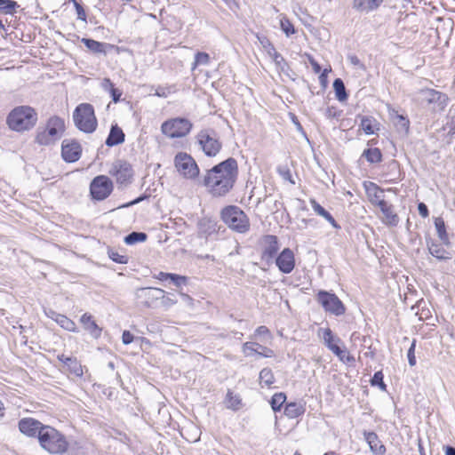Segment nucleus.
<instances>
[{
	"label": "nucleus",
	"instance_id": "nucleus-1",
	"mask_svg": "<svg viewBox=\"0 0 455 455\" xmlns=\"http://www.w3.org/2000/svg\"><path fill=\"white\" fill-rule=\"evenodd\" d=\"M237 177V162L235 158L229 157L207 170L204 175L202 184L212 196L220 197L232 190Z\"/></svg>",
	"mask_w": 455,
	"mask_h": 455
},
{
	"label": "nucleus",
	"instance_id": "nucleus-2",
	"mask_svg": "<svg viewBox=\"0 0 455 455\" xmlns=\"http://www.w3.org/2000/svg\"><path fill=\"white\" fill-rule=\"evenodd\" d=\"M38 442L43 450L52 455H63L69 448L66 435L49 425L40 432Z\"/></svg>",
	"mask_w": 455,
	"mask_h": 455
},
{
	"label": "nucleus",
	"instance_id": "nucleus-3",
	"mask_svg": "<svg viewBox=\"0 0 455 455\" xmlns=\"http://www.w3.org/2000/svg\"><path fill=\"white\" fill-rule=\"evenodd\" d=\"M38 116L36 111L29 106L14 108L7 116L8 127L17 132L29 131L36 124Z\"/></svg>",
	"mask_w": 455,
	"mask_h": 455
},
{
	"label": "nucleus",
	"instance_id": "nucleus-4",
	"mask_svg": "<svg viewBox=\"0 0 455 455\" xmlns=\"http://www.w3.org/2000/svg\"><path fill=\"white\" fill-rule=\"evenodd\" d=\"M221 220L233 231L244 234L250 229V221L243 210L235 205H228L221 211Z\"/></svg>",
	"mask_w": 455,
	"mask_h": 455
},
{
	"label": "nucleus",
	"instance_id": "nucleus-5",
	"mask_svg": "<svg viewBox=\"0 0 455 455\" xmlns=\"http://www.w3.org/2000/svg\"><path fill=\"white\" fill-rule=\"evenodd\" d=\"M64 132V120L56 116H52L48 119L45 128L37 132L36 141L43 146L53 144L61 138Z\"/></svg>",
	"mask_w": 455,
	"mask_h": 455
},
{
	"label": "nucleus",
	"instance_id": "nucleus-6",
	"mask_svg": "<svg viewBox=\"0 0 455 455\" xmlns=\"http://www.w3.org/2000/svg\"><path fill=\"white\" fill-rule=\"evenodd\" d=\"M73 119L76 126L85 133H92L97 128L94 108L91 104L78 105L73 113Z\"/></svg>",
	"mask_w": 455,
	"mask_h": 455
},
{
	"label": "nucleus",
	"instance_id": "nucleus-7",
	"mask_svg": "<svg viewBox=\"0 0 455 455\" xmlns=\"http://www.w3.org/2000/svg\"><path fill=\"white\" fill-rule=\"evenodd\" d=\"M192 126V123L188 119L176 117L164 122L161 125V132L172 139L182 138L190 132Z\"/></svg>",
	"mask_w": 455,
	"mask_h": 455
},
{
	"label": "nucleus",
	"instance_id": "nucleus-8",
	"mask_svg": "<svg viewBox=\"0 0 455 455\" xmlns=\"http://www.w3.org/2000/svg\"><path fill=\"white\" fill-rule=\"evenodd\" d=\"M174 166L180 176L187 180H196L199 176V167L194 158L184 152L178 153L174 157Z\"/></svg>",
	"mask_w": 455,
	"mask_h": 455
},
{
	"label": "nucleus",
	"instance_id": "nucleus-9",
	"mask_svg": "<svg viewBox=\"0 0 455 455\" xmlns=\"http://www.w3.org/2000/svg\"><path fill=\"white\" fill-rule=\"evenodd\" d=\"M414 100L420 104H434V109L443 110L448 104L446 94L434 89H421L414 95Z\"/></svg>",
	"mask_w": 455,
	"mask_h": 455
},
{
	"label": "nucleus",
	"instance_id": "nucleus-10",
	"mask_svg": "<svg viewBox=\"0 0 455 455\" xmlns=\"http://www.w3.org/2000/svg\"><path fill=\"white\" fill-rule=\"evenodd\" d=\"M319 335L323 340L324 345L342 362L354 360L347 355L346 349L339 347L341 339L335 336L330 328L320 329Z\"/></svg>",
	"mask_w": 455,
	"mask_h": 455
},
{
	"label": "nucleus",
	"instance_id": "nucleus-11",
	"mask_svg": "<svg viewBox=\"0 0 455 455\" xmlns=\"http://www.w3.org/2000/svg\"><path fill=\"white\" fill-rule=\"evenodd\" d=\"M316 299L326 312L337 316L345 314L346 307L344 304L334 293L320 291Z\"/></svg>",
	"mask_w": 455,
	"mask_h": 455
},
{
	"label": "nucleus",
	"instance_id": "nucleus-12",
	"mask_svg": "<svg viewBox=\"0 0 455 455\" xmlns=\"http://www.w3.org/2000/svg\"><path fill=\"white\" fill-rule=\"evenodd\" d=\"M197 140L201 148L208 156H215L221 149L222 145L213 131H201L197 134Z\"/></svg>",
	"mask_w": 455,
	"mask_h": 455
},
{
	"label": "nucleus",
	"instance_id": "nucleus-13",
	"mask_svg": "<svg viewBox=\"0 0 455 455\" xmlns=\"http://www.w3.org/2000/svg\"><path fill=\"white\" fill-rule=\"evenodd\" d=\"M113 191V183L111 180L100 175L95 177L90 185V192L93 199L101 201L106 199Z\"/></svg>",
	"mask_w": 455,
	"mask_h": 455
},
{
	"label": "nucleus",
	"instance_id": "nucleus-14",
	"mask_svg": "<svg viewBox=\"0 0 455 455\" xmlns=\"http://www.w3.org/2000/svg\"><path fill=\"white\" fill-rule=\"evenodd\" d=\"M108 172L120 185L131 183L133 176L132 165L128 162L120 159L112 164Z\"/></svg>",
	"mask_w": 455,
	"mask_h": 455
},
{
	"label": "nucleus",
	"instance_id": "nucleus-15",
	"mask_svg": "<svg viewBox=\"0 0 455 455\" xmlns=\"http://www.w3.org/2000/svg\"><path fill=\"white\" fill-rule=\"evenodd\" d=\"M257 37L259 39L260 45L266 51L267 54L274 61L276 68L283 73H287L290 68L287 61L279 52H277V51L275 50L273 44L269 41V39L264 36H257Z\"/></svg>",
	"mask_w": 455,
	"mask_h": 455
},
{
	"label": "nucleus",
	"instance_id": "nucleus-16",
	"mask_svg": "<svg viewBox=\"0 0 455 455\" xmlns=\"http://www.w3.org/2000/svg\"><path fill=\"white\" fill-rule=\"evenodd\" d=\"M45 426L39 420L32 418H24L19 421V429L22 434L29 437L37 436L38 439L40 432L43 431Z\"/></svg>",
	"mask_w": 455,
	"mask_h": 455
},
{
	"label": "nucleus",
	"instance_id": "nucleus-17",
	"mask_svg": "<svg viewBox=\"0 0 455 455\" xmlns=\"http://www.w3.org/2000/svg\"><path fill=\"white\" fill-rule=\"evenodd\" d=\"M275 264L282 273L290 274L295 267V257L293 251L289 248L283 249L275 258Z\"/></svg>",
	"mask_w": 455,
	"mask_h": 455
},
{
	"label": "nucleus",
	"instance_id": "nucleus-18",
	"mask_svg": "<svg viewBox=\"0 0 455 455\" xmlns=\"http://www.w3.org/2000/svg\"><path fill=\"white\" fill-rule=\"evenodd\" d=\"M363 188L369 202L374 206H379L386 201L384 199V189L371 181H364Z\"/></svg>",
	"mask_w": 455,
	"mask_h": 455
},
{
	"label": "nucleus",
	"instance_id": "nucleus-19",
	"mask_svg": "<svg viewBox=\"0 0 455 455\" xmlns=\"http://www.w3.org/2000/svg\"><path fill=\"white\" fill-rule=\"evenodd\" d=\"M261 243L263 247L262 259L268 262L275 257L279 250L278 239L275 235H267L263 236Z\"/></svg>",
	"mask_w": 455,
	"mask_h": 455
},
{
	"label": "nucleus",
	"instance_id": "nucleus-20",
	"mask_svg": "<svg viewBox=\"0 0 455 455\" xmlns=\"http://www.w3.org/2000/svg\"><path fill=\"white\" fill-rule=\"evenodd\" d=\"M81 146L76 141L63 140L61 148V155L63 159L68 163L77 161L81 156Z\"/></svg>",
	"mask_w": 455,
	"mask_h": 455
},
{
	"label": "nucleus",
	"instance_id": "nucleus-21",
	"mask_svg": "<svg viewBox=\"0 0 455 455\" xmlns=\"http://www.w3.org/2000/svg\"><path fill=\"white\" fill-rule=\"evenodd\" d=\"M243 352L246 356L251 355L252 354H257L267 358L275 356V352L271 348L254 342H245L243 345Z\"/></svg>",
	"mask_w": 455,
	"mask_h": 455
},
{
	"label": "nucleus",
	"instance_id": "nucleus-22",
	"mask_svg": "<svg viewBox=\"0 0 455 455\" xmlns=\"http://www.w3.org/2000/svg\"><path fill=\"white\" fill-rule=\"evenodd\" d=\"M380 212L383 214L381 218V221L390 227H396L399 223V217L395 212L394 205L385 202L381 205L379 206Z\"/></svg>",
	"mask_w": 455,
	"mask_h": 455
},
{
	"label": "nucleus",
	"instance_id": "nucleus-23",
	"mask_svg": "<svg viewBox=\"0 0 455 455\" xmlns=\"http://www.w3.org/2000/svg\"><path fill=\"white\" fill-rule=\"evenodd\" d=\"M163 294H164V291L158 288H140L136 292L138 299H144L143 303L148 307L154 300L160 299Z\"/></svg>",
	"mask_w": 455,
	"mask_h": 455
},
{
	"label": "nucleus",
	"instance_id": "nucleus-24",
	"mask_svg": "<svg viewBox=\"0 0 455 455\" xmlns=\"http://www.w3.org/2000/svg\"><path fill=\"white\" fill-rule=\"evenodd\" d=\"M84 329L90 333L94 339H98L101 335L102 329L99 327L91 314L85 313L80 318Z\"/></svg>",
	"mask_w": 455,
	"mask_h": 455
},
{
	"label": "nucleus",
	"instance_id": "nucleus-25",
	"mask_svg": "<svg viewBox=\"0 0 455 455\" xmlns=\"http://www.w3.org/2000/svg\"><path fill=\"white\" fill-rule=\"evenodd\" d=\"M364 438L374 455H385L386 447L374 432H365Z\"/></svg>",
	"mask_w": 455,
	"mask_h": 455
},
{
	"label": "nucleus",
	"instance_id": "nucleus-26",
	"mask_svg": "<svg viewBox=\"0 0 455 455\" xmlns=\"http://www.w3.org/2000/svg\"><path fill=\"white\" fill-rule=\"evenodd\" d=\"M197 227L199 233L205 236L217 234L220 229L218 222L215 220L207 217L202 218L198 221Z\"/></svg>",
	"mask_w": 455,
	"mask_h": 455
},
{
	"label": "nucleus",
	"instance_id": "nucleus-27",
	"mask_svg": "<svg viewBox=\"0 0 455 455\" xmlns=\"http://www.w3.org/2000/svg\"><path fill=\"white\" fill-rule=\"evenodd\" d=\"M384 0H354L353 8L360 12H371L380 6Z\"/></svg>",
	"mask_w": 455,
	"mask_h": 455
},
{
	"label": "nucleus",
	"instance_id": "nucleus-28",
	"mask_svg": "<svg viewBox=\"0 0 455 455\" xmlns=\"http://www.w3.org/2000/svg\"><path fill=\"white\" fill-rule=\"evenodd\" d=\"M124 141V133L121 128L117 125H113L111 127L108 137L106 140V144L108 147H113L118 144H121Z\"/></svg>",
	"mask_w": 455,
	"mask_h": 455
},
{
	"label": "nucleus",
	"instance_id": "nucleus-29",
	"mask_svg": "<svg viewBox=\"0 0 455 455\" xmlns=\"http://www.w3.org/2000/svg\"><path fill=\"white\" fill-rule=\"evenodd\" d=\"M82 43L93 53H104L107 52V48L112 47L111 44L95 41L93 39L83 38Z\"/></svg>",
	"mask_w": 455,
	"mask_h": 455
},
{
	"label": "nucleus",
	"instance_id": "nucleus-30",
	"mask_svg": "<svg viewBox=\"0 0 455 455\" xmlns=\"http://www.w3.org/2000/svg\"><path fill=\"white\" fill-rule=\"evenodd\" d=\"M305 405L298 403H289L284 409V414L290 419H295L304 414Z\"/></svg>",
	"mask_w": 455,
	"mask_h": 455
},
{
	"label": "nucleus",
	"instance_id": "nucleus-31",
	"mask_svg": "<svg viewBox=\"0 0 455 455\" xmlns=\"http://www.w3.org/2000/svg\"><path fill=\"white\" fill-rule=\"evenodd\" d=\"M310 204L314 210V212L324 218L329 223H331L334 228H337L338 225L334 218L331 215L329 212H327L323 206H321L315 199H310Z\"/></svg>",
	"mask_w": 455,
	"mask_h": 455
},
{
	"label": "nucleus",
	"instance_id": "nucleus-32",
	"mask_svg": "<svg viewBox=\"0 0 455 455\" xmlns=\"http://www.w3.org/2000/svg\"><path fill=\"white\" fill-rule=\"evenodd\" d=\"M435 226L436 228L437 235L439 239L443 242L444 244H450V240L448 234L446 232L444 220L443 218L438 217L435 219Z\"/></svg>",
	"mask_w": 455,
	"mask_h": 455
},
{
	"label": "nucleus",
	"instance_id": "nucleus-33",
	"mask_svg": "<svg viewBox=\"0 0 455 455\" xmlns=\"http://www.w3.org/2000/svg\"><path fill=\"white\" fill-rule=\"evenodd\" d=\"M226 407L233 411H237L241 408L242 400L238 395L234 394L228 390L225 399Z\"/></svg>",
	"mask_w": 455,
	"mask_h": 455
},
{
	"label": "nucleus",
	"instance_id": "nucleus-34",
	"mask_svg": "<svg viewBox=\"0 0 455 455\" xmlns=\"http://www.w3.org/2000/svg\"><path fill=\"white\" fill-rule=\"evenodd\" d=\"M429 252L438 259H450V253L441 245L432 243L428 245Z\"/></svg>",
	"mask_w": 455,
	"mask_h": 455
},
{
	"label": "nucleus",
	"instance_id": "nucleus-35",
	"mask_svg": "<svg viewBox=\"0 0 455 455\" xmlns=\"http://www.w3.org/2000/svg\"><path fill=\"white\" fill-rule=\"evenodd\" d=\"M363 156L371 164H377L382 160V154L378 148L365 149L363 153Z\"/></svg>",
	"mask_w": 455,
	"mask_h": 455
},
{
	"label": "nucleus",
	"instance_id": "nucleus-36",
	"mask_svg": "<svg viewBox=\"0 0 455 455\" xmlns=\"http://www.w3.org/2000/svg\"><path fill=\"white\" fill-rule=\"evenodd\" d=\"M56 323L66 331L77 332V328L75 322L64 315L57 316Z\"/></svg>",
	"mask_w": 455,
	"mask_h": 455
},
{
	"label": "nucleus",
	"instance_id": "nucleus-37",
	"mask_svg": "<svg viewBox=\"0 0 455 455\" xmlns=\"http://www.w3.org/2000/svg\"><path fill=\"white\" fill-rule=\"evenodd\" d=\"M378 123L375 119L363 116L361 119V127L366 134H373L377 129Z\"/></svg>",
	"mask_w": 455,
	"mask_h": 455
},
{
	"label": "nucleus",
	"instance_id": "nucleus-38",
	"mask_svg": "<svg viewBox=\"0 0 455 455\" xmlns=\"http://www.w3.org/2000/svg\"><path fill=\"white\" fill-rule=\"evenodd\" d=\"M333 89L335 91L336 98L339 101H344L347 99L345 84L340 78H336L333 82Z\"/></svg>",
	"mask_w": 455,
	"mask_h": 455
},
{
	"label": "nucleus",
	"instance_id": "nucleus-39",
	"mask_svg": "<svg viewBox=\"0 0 455 455\" xmlns=\"http://www.w3.org/2000/svg\"><path fill=\"white\" fill-rule=\"evenodd\" d=\"M275 382L274 374L269 368H264L259 372V383L262 386L270 387Z\"/></svg>",
	"mask_w": 455,
	"mask_h": 455
},
{
	"label": "nucleus",
	"instance_id": "nucleus-40",
	"mask_svg": "<svg viewBox=\"0 0 455 455\" xmlns=\"http://www.w3.org/2000/svg\"><path fill=\"white\" fill-rule=\"evenodd\" d=\"M147 234L143 232H132L124 237V243L126 244H135L147 240Z\"/></svg>",
	"mask_w": 455,
	"mask_h": 455
},
{
	"label": "nucleus",
	"instance_id": "nucleus-41",
	"mask_svg": "<svg viewBox=\"0 0 455 455\" xmlns=\"http://www.w3.org/2000/svg\"><path fill=\"white\" fill-rule=\"evenodd\" d=\"M210 63V56L206 52H198L195 55V60L192 64V70H195L198 66H207Z\"/></svg>",
	"mask_w": 455,
	"mask_h": 455
},
{
	"label": "nucleus",
	"instance_id": "nucleus-42",
	"mask_svg": "<svg viewBox=\"0 0 455 455\" xmlns=\"http://www.w3.org/2000/svg\"><path fill=\"white\" fill-rule=\"evenodd\" d=\"M66 366L71 373L77 377H81L84 374L81 363L75 357H72L71 360H68Z\"/></svg>",
	"mask_w": 455,
	"mask_h": 455
},
{
	"label": "nucleus",
	"instance_id": "nucleus-43",
	"mask_svg": "<svg viewBox=\"0 0 455 455\" xmlns=\"http://www.w3.org/2000/svg\"><path fill=\"white\" fill-rule=\"evenodd\" d=\"M286 401V395L283 393L275 394L270 401L271 407L274 411H280L282 405Z\"/></svg>",
	"mask_w": 455,
	"mask_h": 455
},
{
	"label": "nucleus",
	"instance_id": "nucleus-44",
	"mask_svg": "<svg viewBox=\"0 0 455 455\" xmlns=\"http://www.w3.org/2000/svg\"><path fill=\"white\" fill-rule=\"evenodd\" d=\"M18 6L17 3L12 0H0V12L12 14Z\"/></svg>",
	"mask_w": 455,
	"mask_h": 455
},
{
	"label": "nucleus",
	"instance_id": "nucleus-45",
	"mask_svg": "<svg viewBox=\"0 0 455 455\" xmlns=\"http://www.w3.org/2000/svg\"><path fill=\"white\" fill-rule=\"evenodd\" d=\"M280 25H281L282 30L284 32V34L287 36H290L291 35L295 33V29L293 28V25L291 24V22L288 19H286L284 17L282 18Z\"/></svg>",
	"mask_w": 455,
	"mask_h": 455
},
{
	"label": "nucleus",
	"instance_id": "nucleus-46",
	"mask_svg": "<svg viewBox=\"0 0 455 455\" xmlns=\"http://www.w3.org/2000/svg\"><path fill=\"white\" fill-rule=\"evenodd\" d=\"M108 256L113 261L119 264H126L128 262L127 256L120 254L119 252L113 250L108 251Z\"/></svg>",
	"mask_w": 455,
	"mask_h": 455
},
{
	"label": "nucleus",
	"instance_id": "nucleus-47",
	"mask_svg": "<svg viewBox=\"0 0 455 455\" xmlns=\"http://www.w3.org/2000/svg\"><path fill=\"white\" fill-rule=\"evenodd\" d=\"M371 383L372 386H379L382 390L386 388V385L383 381V374L381 371H378L374 374Z\"/></svg>",
	"mask_w": 455,
	"mask_h": 455
},
{
	"label": "nucleus",
	"instance_id": "nucleus-48",
	"mask_svg": "<svg viewBox=\"0 0 455 455\" xmlns=\"http://www.w3.org/2000/svg\"><path fill=\"white\" fill-rule=\"evenodd\" d=\"M415 347H416V340L413 339V341L408 350V353H407L408 362L411 366H414L416 364Z\"/></svg>",
	"mask_w": 455,
	"mask_h": 455
},
{
	"label": "nucleus",
	"instance_id": "nucleus-49",
	"mask_svg": "<svg viewBox=\"0 0 455 455\" xmlns=\"http://www.w3.org/2000/svg\"><path fill=\"white\" fill-rule=\"evenodd\" d=\"M76 11L77 19L83 21H86V13L84 7L76 0H71Z\"/></svg>",
	"mask_w": 455,
	"mask_h": 455
},
{
	"label": "nucleus",
	"instance_id": "nucleus-50",
	"mask_svg": "<svg viewBox=\"0 0 455 455\" xmlns=\"http://www.w3.org/2000/svg\"><path fill=\"white\" fill-rule=\"evenodd\" d=\"M176 286H181L186 283L187 278L176 274H171L170 279Z\"/></svg>",
	"mask_w": 455,
	"mask_h": 455
},
{
	"label": "nucleus",
	"instance_id": "nucleus-51",
	"mask_svg": "<svg viewBox=\"0 0 455 455\" xmlns=\"http://www.w3.org/2000/svg\"><path fill=\"white\" fill-rule=\"evenodd\" d=\"M347 60L351 65L357 67L358 68H360L362 70L365 69V66L361 62V60H359V58L356 55H349L347 57Z\"/></svg>",
	"mask_w": 455,
	"mask_h": 455
},
{
	"label": "nucleus",
	"instance_id": "nucleus-52",
	"mask_svg": "<svg viewBox=\"0 0 455 455\" xmlns=\"http://www.w3.org/2000/svg\"><path fill=\"white\" fill-rule=\"evenodd\" d=\"M122 341L124 345H128L133 341V335L129 331H124L122 335Z\"/></svg>",
	"mask_w": 455,
	"mask_h": 455
},
{
	"label": "nucleus",
	"instance_id": "nucleus-53",
	"mask_svg": "<svg viewBox=\"0 0 455 455\" xmlns=\"http://www.w3.org/2000/svg\"><path fill=\"white\" fill-rule=\"evenodd\" d=\"M418 211L421 217L427 218L429 214L427 206L424 203H419L418 204Z\"/></svg>",
	"mask_w": 455,
	"mask_h": 455
},
{
	"label": "nucleus",
	"instance_id": "nucleus-54",
	"mask_svg": "<svg viewBox=\"0 0 455 455\" xmlns=\"http://www.w3.org/2000/svg\"><path fill=\"white\" fill-rule=\"evenodd\" d=\"M160 299H162V304L165 307H170L176 303V300H173L169 297H165L164 294L161 295Z\"/></svg>",
	"mask_w": 455,
	"mask_h": 455
},
{
	"label": "nucleus",
	"instance_id": "nucleus-55",
	"mask_svg": "<svg viewBox=\"0 0 455 455\" xmlns=\"http://www.w3.org/2000/svg\"><path fill=\"white\" fill-rule=\"evenodd\" d=\"M308 61L311 64L314 72L315 74H319L321 72V66L318 62L312 56H308Z\"/></svg>",
	"mask_w": 455,
	"mask_h": 455
},
{
	"label": "nucleus",
	"instance_id": "nucleus-56",
	"mask_svg": "<svg viewBox=\"0 0 455 455\" xmlns=\"http://www.w3.org/2000/svg\"><path fill=\"white\" fill-rule=\"evenodd\" d=\"M109 92L111 94V97H112V100L114 102L119 101L120 97L122 96L121 91H119L118 89L114 87L109 91Z\"/></svg>",
	"mask_w": 455,
	"mask_h": 455
},
{
	"label": "nucleus",
	"instance_id": "nucleus-57",
	"mask_svg": "<svg viewBox=\"0 0 455 455\" xmlns=\"http://www.w3.org/2000/svg\"><path fill=\"white\" fill-rule=\"evenodd\" d=\"M102 87L106 90V91H110L112 88H114V85L112 84V82L110 81V79L108 78H105L102 82Z\"/></svg>",
	"mask_w": 455,
	"mask_h": 455
},
{
	"label": "nucleus",
	"instance_id": "nucleus-58",
	"mask_svg": "<svg viewBox=\"0 0 455 455\" xmlns=\"http://www.w3.org/2000/svg\"><path fill=\"white\" fill-rule=\"evenodd\" d=\"M255 332L257 335H265V334H267L269 332V331H268L267 327L261 325L256 329Z\"/></svg>",
	"mask_w": 455,
	"mask_h": 455
},
{
	"label": "nucleus",
	"instance_id": "nucleus-59",
	"mask_svg": "<svg viewBox=\"0 0 455 455\" xmlns=\"http://www.w3.org/2000/svg\"><path fill=\"white\" fill-rule=\"evenodd\" d=\"M170 276H171L170 273L159 272L158 275L156 277L158 280L165 281V280H169Z\"/></svg>",
	"mask_w": 455,
	"mask_h": 455
},
{
	"label": "nucleus",
	"instance_id": "nucleus-60",
	"mask_svg": "<svg viewBox=\"0 0 455 455\" xmlns=\"http://www.w3.org/2000/svg\"><path fill=\"white\" fill-rule=\"evenodd\" d=\"M45 314L49 318L52 319L54 322H56L57 316L61 315V314H59L53 310H49V311L45 312Z\"/></svg>",
	"mask_w": 455,
	"mask_h": 455
},
{
	"label": "nucleus",
	"instance_id": "nucleus-61",
	"mask_svg": "<svg viewBox=\"0 0 455 455\" xmlns=\"http://www.w3.org/2000/svg\"><path fill=\"white\" fill-rule=\"evenodd\" d=\"M168 93H169V92H167L165 91V89H164V88H158V89H156V93H155V94H156V96H158V97L166 98V97L168 96Z\"/></svg>",
	"mask_w": 455,
	"mask_h": 455
},
{
	"label": "nucleus",
	"instance_id": "nucleus-62",
	"mask_svg": "<svg viewBox=\"0 0 455 455\" xmlns=\"http://www.w3.org/2000/svg\"><path fill=\"white\" fill-rule=\"evenodd\" d=\"M72 357L66 356L65 355H59V361L62 362L65 365L68 363V360H71Z\"/></svg>",
	"mask_w": 455,
	"mask_h": 455
},
{
	"label": "nucleus",
	"instance_id": "nucleus-63",
	"mask_svg": "<svg viewBox=\"0 0 455 455\" xmlns=\"http://www.w3.org/2000/svg\"><path fill=\"white\" fill-rule=\"evenodd\" d=\"M445 455H455V448L451 446H446Z\"/></svg>",
	"mask_w": 455,
	"mask_h": 455
},
{
	"label": "nucleus",
	"instance_id": "nucleus-64",
	"mask_svg": "<svg viewBox=\"0 0 455 455\" xmlns=\"http://www.w3.org/2000/svg\"><path fill=\"white\" fill-rule=\"evenodd\" d=\"M400 121H401L402 126L406 128V129H408V127H409V121L405 117H403L402 116H400Z\"/></svg>",
	"mask_w": 455,
	"mask_h": 455
}]
</instances>
